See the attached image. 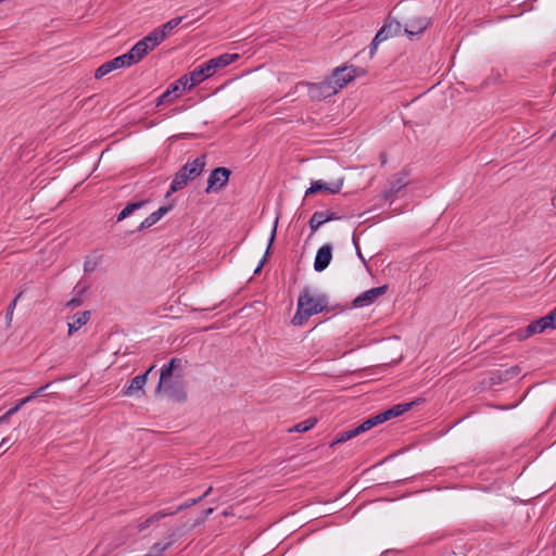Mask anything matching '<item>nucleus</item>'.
<instances>
[{"mask_svg":"<svg viewBox=\"0 0 556 556\" xmlns=\"http://www.w3.org/2000/svg\"><path fill=\"white\" fill-rule=\"evenodd\" d=\"M328 299L326 295L315 296L308 287H304L298 298V308L291 323L294 326H303L311 316L327 309Z\"/></svg>","mask_w":556,"mask_h":556,"instance_id":"f257e3e1","label":"nucleus"},{"mask_svg":"<svg viewBox=\"0 0 556 556\" xmlns=\"http://www.w3.org/2000/svg\"><path fill=\"white\" fill-rule=\"evenodd\" d=\"M216 70L214 66H211V62L206 61L192 70L189 74L182 75L178 79V83H181L184 90L191 89L213 76Z\"/></svg>","mask_w":556,"mask_h":556,"instance_id":"f03ea898","label":"nucleus"},{"mask_svg":"<svg viewBox=\"0 0 556 556\" xmlns=\"http://www.w3.org/2000/svg\"><path fill=\"white\" fill-rule=\"evenodd\" d=\"M298 86H306L308 88V96L313 101H321L336 94L337 87L332 85L331 80L326 79L321 83H299Z\"/></svg>","mask_w":556,"mask_h":556,"instance_id":"7ed1b4c3","label":"nucleus"},{"mask_svg":"<svg viewBox=\"0 0 556 556\" xmlns=\"http://www.w3.org/2000/svg\"><path fill=\"white\" fill-rule=\"evenodd\" d=\"M230 175V169L226 167H216L213 169L208 176L207 188L205 192L210 193L211 191H217L224 188L227 185Z\"/></svg>","mask_w":556,"mask_h":556,"instance_id":"20e7f679","label":"nucleus"},{"mask_svg":"<svg viewBox=\"0 0 556 556\" xmlns=\"http://www.w3.org/2000/svg\"><path fill=\"white\" fill-rule=\"evenodd\" d=\"M161 390H164L174 402L184 403L187 400V392L179 379H174L173 377L166 378Z\"/></svg>","mask_w":556,"mask_h":556,"instance_id":"39448f33","label":"nucleus"},{"mask_svg":"<svg viewBox=\"0 0 556 556\" xmlns=\"http://www.w3.org/2000/svg\"><path fill=\"white\" fill-rule=\"evenodd\" d=\"M355 72L356 68H352V66L338 67L328 79L331 80L332 85L337 87V91H339L356 77Z\"/></svg>","mask_w":556,"mask_h":556,"instance_id":"423d86ee","label":"nucleus"},{"mask_svg":"<svg viewBox=\"0 0 556 556\" xmlns=\"http://www.w3.org/2000/svg\"><path fill=\"white\" fill-rule=\"evenodd\" d=\"M342 218L343 216L330 210L315 212L308 222L311 236L315 233L324 224L332 220H340Z\"/></svg>","mask_w":556,"mask_h":556,"instance_id":"0eeeda50","label":"nucleus"},{"mask_svg":"<svg viewBox=\"0 0 556 556\" xmlns=\"http://www.w3.org/2000/svg\"><path fill=\"white\" fill-rule=\"evenodd\" d=\"M343 186V180L338 179L333 182H326L323 180H316L311 184V187L305 191V197L309 194H314L320 191L328 192L330 194H337L341 191Z\"/></svg>","mask_w":556,"mask_h":556,"instance_id":"6e6552de","label":"nucleus"},{"mask_svg":"<svg viewBox=\"0 0 556 556\" xmlns=\"http://www.w3.org/2000/svg\"><path fill=\"white\" fill-rule=\"evenodd\" d=\"M430 24V18L426 16H415L405 22L404 31L409 38H413L416 35L422 34Z\"/></svg>","mask_w":556,"mask_h":556,"instance_id":"1a4fd4ad","label":"nucleus"},{"mask_svg":"<svg viewBox=\"0 0 556 556\" xmlns=\"http://www.w3.org/2000/svg\"><path fill=\"white\" fill-rule=\"evenodd\" d=\"M388 290V286H380L376 288H371L365 292H363L361 295H358L354 301L353 304L355 307H362L364 305H368L374 303L379 296L383 295Z\"/></svg>","mask_w":556,"mask_h":556,"instance_id":"9d476101","label":"nucleus"},{"mask_svg":"<svg viewBox=\"0 0 556 556\" xmlns=\"http://www.w3.org/2000/svg\"><path fill=\"white\" fill-rule=\"evenodd\" d=\"M153 369L151 366L147 371L141 375L136 376L131 379L130 383L127 387H124L122 393L127 396L137 395L138 393H144L143 387L147 383L148 376Z\"/></svg>","mask_w":556,"mask_h":556,"instance_id":"9b49d317","label":"nucleus"},{"mask_svg":"<svg viewBox=\"0 0 556 556\" xmlns=\"http://www.w3.org/2000/svg\"><path fill=\"white\" fill-rule=\"evenodd\" d=\"M332 260V245L330 243H326L320 247L315 256L314 261V269L318 273L325 270Z\"/></svg>","mask_w":556,"mask_h":556,"instance_id":"f8f14e48","label":"nucleus"},{"mask_svg":"<svg viewBox=\"0 0 556 556\" xmlns=\"http://www.w3.org/2000/svg\"><path fill=\"white\" fill-rule=\"evenodd\" d=\"M206 165V155L202 154L192 162H187L179 170L187 174L189 179L193 180L201 175Z\"/></svg>","mask_w":556,"mask_h":556,"instance_id":"ddd939ff","label":"nucleus"},{"mask_svg":"<svg viewBox=\"0 0 556 556\" xmlns=\"http://www.w3.org/2000/svg\"><path fill=\"white\" fill-rule=\"evenodd\" d=\"M407 175L399 174L395 175L392 181L390 182V187L383 191V199L386 201L391 200L395 194H397L405 186H407Z\"/></svg>","mask_w":556,"mask_h":556,"instance_id":"4468645a","label":"nucleus"},{"mask_svg":"<svg viewBox=\"0 0 556 556\" xmlns=\"http://www.w3.org/2000/svg\"><path fill=\"white\" fill-rule=\"evenodd\" d=\"M181 365V359L180 358H177V357H173L167 365L163 366V368L161 369V376H160V380H159V383L155 388V392H160L161 389H162V386L164 384V382L166 381V378H170L173 377L174 375V370L178 367H180Z\"/></svg>","mask_w":556,"mask_h":556,"instance_id":"2eb2a0df","label":"nucleus"},{"mask_svg":"<svg viewBox=\"0 0 556 556\" xmlns=\"http://www.w3.org/2000/svg\"><path fill=\"white\" fill-rule=\"evenodd\" d=\"M90 311L77 313L73 316L72 321L68 323V334H73L85 326L90 319Z\"/></svg>","mask_w":556,"mask_h":556,"instance_id":"dca6fc26","label":"nucleus"},{"mask_svg":"<svg viewBox=\"0 0 556 556\" xmlns=\"http://www.w3.org/2000/svg\"><path fill=\"white\" fill-rule=\"evenodd\" d=\"M240 55L238 53H224L218 55L217 58H213L208 60L211 62V66L217 71L218 68H224L235 61L239 60Z\"/></svg>","mask_w":556,"mask_h":556,"instance_id":"f3484780","label":"nucleus"},{"mask_svg":"<svg viewBox=\"0 0 556 556\" xmlns=\"http://www.w3.org/2000/svg\"><path fill=\"white\" fill-rule=\"evenodd\" d=\"M174 515H176V511H172L169 509L156 511L155 514L151 515L149 518H147L146 520L140 522L138 525V529H139V531H143V530L148 529L150 526L159 522L161 519H163L167 516H174Z\"/></svg>","mask_w":556,"mask_h":556,"instance_id":"a211bd4d","label":"nucleus"},{"mask_svg":"<svg viewBox=\"0 0 556 556\" xmlns=\"http://www.w3.org/2000/svg\"><path fill=\"white\" fill-rule=\"evenodd\" d=\"M148 46L146 42L139 40L137 43L132 46V48L127 52L128 56H131L132 64L140 62L148 54Z\"/></svg>","mask_w":556,"mask_h":556,"instance_id":"6ab92c4d","label":"nucleus"},{"mask_svg":"<svg viewBox=\"0 0 556 556\" xmlns=\"http://www.w3.org/2000/svg\"><path fill=\"white\" fill-rule=\"evenodd\" d=\"M379 30H383L382 36H386L387 40L390 37L399 35L402 30V25L399 21L388 17Z\"/></svg>","mask_w":556,"mask_h":556,"instance_id":"aec40b11","label":"nucleus"},{"mask_svg":"<svg viewBox=\"0 0 556 556\" xmlns=\"http://www.w3.org/2000/svg\"><path fill=\"white\" fill-rule=\"evenodd\" d=\"M414 405L415 402L396 404L391 408L384 410L383 417H386L387 420H390L391 418L401 416L404 413L408 412Z\"/></svg>","mask_w":556,"mask_h":556,"instance_id":"412c9836","label":"nucleus"},{"mask_svg":"<svg viewBox=\"0 0 556 556\" xmlns=\"http://www.w3.org/2000/svg\"><path fill=\"white\" fill-rule=\"evenodd\" d=\"M178 85H181V83H178V79L174 83H172L168 88L156 99L155 105L160 106L166 102L173 101V94L177 97L178 92Z\"/></svg>","mask_w":556,"mask_h":556,"instance_id":"4be33fe9","label":"nucleus"},{"mask_svg":"<svg viewBox=\"0 0 556 556\" xmlns=\"http://www.w3.org/2000/svg\"><path fill=\"white\" fill-rule=\"evenodd\" d=\"M189 181H191V179H189L187 174L182 173L181 170H178L170 182L169 192L167 193V195L170 192H177L178 190H181L187 186Z\"/></svg>","mask_w":556,"mask_h":556,"instance_id":"5701e85b","label":"nucleus"},{"mask_svg":"<svg viewBox=\"0 0 556 556\" xmlns=\"http://www.w3.org/2000/svg\"><path fill=\"white\" fill-rule=\"evenodd\" d=\"M187 16H188V14L185 16H178V17L172 18L168 22H166L165 24H163L162 26L156 27V29L159 30V33L161 35H163V39L165 40L166 37L170 34V31L173 29H175Z\"/></svg>","mask_w":556,"mask_h":556,"instance_id":"b1692460","label":"nucleus"},{"mask_svg":"<svg viewBox=\"0 0 556 556\" xmlns=\"http://www.w3.org/2000/svg\"><path fill=\"white\" fill-rule=\"evenodd\" d=\"M142 42H146L148 46V50L151 51L159 45H161L164 39L163 35L159 33L156 28H154L151 33H149L144 38L141 39Z\"/></svg>","mask_w":556,"mask_h":556,"instance_id":"393cba45","label":"nucleus"},{"mask_svg":"<svg viewBox=\"0 0 556 556\" xmlns=\"http://www.w3.org/2000/svg\"><path fill=\"white\" fill-rule=\"evenodd\" d=\"M317 422V419L315 417H309L301 422H298L292 428L289 429V432H307L311 430Z\"/></svg>","mask_w":556,"mask_h":556,"instance_id":"a878e982","label":"nucleus"},{"mask_svg":"<svg viewBox=\"0 0 556 556\" xmlns=\"http://www.w3.org/2000/svg\"><path fill=\"white\" fill-rule=\"evenodd\" d=\"M358 434H359V432H358L356 427L353 428V429L341 431V432H339L337 434L336 439L332 441L330 446H333V445L339 444V443L346 442V441L355 438Z\"/></svg>","mask_w":556,"mask_h":556,"instance_id":"bb28decb","label":"nucleus"},{"mask_svg":"<svg viewBox=\"0 0 556 556\" xmlns=\"http://www.w3.org/2000/svg\"><path fill=\"white\" fill-rule=\"evenodd\" d=\"M130 59H131V56H128V54L125 53L123 55L112 59L109 62L111 64L112 70L114 71L117 68L128 67V66L134 65Z\"/></svg>","mask_w":556,"mask_h":556,"instance_id":"cd10ccee","label":"nucleus"},{"mask_svg":"<svg viewBox=\"0 0 556 556\" xmlns=\"http://www.w3.org/2000/svg\"><path fill=\"white\" fill-rule=\"evenodd\" d=\"M546 329H548V328L545 325L543 318L541 317V318L530 323L527 326V333L530 334V336H533V334H536V333H541V332H543Z\"/></svg>","mask_w":556,"mask_h":556,"instance_id":"c85d7f7f","label":"nucleus"},{"mask_svg":"<svg viewBox=\"0 0 556 556\" xmlns=\"http://www.w3.org/2000/svg\"><path fill=\"white\" fill-rule=\"evenodd\" d=\"M277 223H278V218L276 219L275 225L273 227V230H271V233H270V238H269V242H268V247L266 249L265 255L263 256V258L261 260L260 264L255 268L254 274H258L261 271V269H262V267H263V265H264V263L266 261V257H267V255L269 253L271 244H273V242H274V240L276 238Z\"/></svg>","mask_w":556,"mask_h":556,"instance_id":"c756f323","label":"nucleus"},{"mask_svg":"<svg viewBox=\"0 0 556 556\" xmlns=\"http://www.w3.org/2000/svg\"><path fill=\"white\" fill-rule=\"evenodd\" d=\"M160 220V217L155 212L151 213L147 218H144L140 225L137 227V231H142L155 225Z\"/></svg>","mask_w":556,"mask_h":556,"instance_id":"7c9ffc66","label":"nucleus"},{"mask_svg":"<svg viewBox=\"0 0 556 556\" xmlns=\"http://www.w3.org/2000/svg\"><path fill=\"white\" fill-rule=\"evenodd\" d=\"M382 33H383V30H378L370 43V47H369L370 48L369 49L370 58H372L375 55L379 43H381L382 41L386 40V36H382Z\"/></svg>","mask_w":556,"mask_h":556,"instance_id":"2f4dec72","label":"nucleus"},{"mask_svg":"<svg viewBox=\"0 0 556 556\" xmlns=\"http://www.w3.org/2000/svg\"><path fill=\"white\" fill-rule=\"evenodd\" d=\"M23 296V291L18 292L17 295L14 298V300L10 303L7 309L5 319L7 325L10 326L13 317V312L16 307L17 301Z\"/></svg>","mask_w":556,"mask_h":556,"instance_id":"473e14b6","label":"nucleus"},{"mask_svg":"<svg viewBox=\"0 0 556 556\" xmlns=\"http://www.w3.org/2000/svg\"><path fill=\"white\" fill-rule=\"evenodd\" d=\"M113 70L111 67V64L110 62H105L103 63L102 65H100L96 73H94V77L96 79H101L102 77H104L105 75H108L109 73H111Z\"/></svg>","mask_w":556,"mask_h":556,"instance_id":"72a5a7b5","label":"nucleus"},{"mask_svg":"<svg viewBox=\"0 0 556 556\" xmlns=\"http://www.w3.org/2000/svg\"><path fill=\"white\" fill-rule=\"evenodd\" d=\"M542 318L547 328L556 329V307Z\"/></svg>","mask_w":556,"mask_h":556,"instance_id":"f704fd0d","label":"nucleus"},{"mask_svg":"<svg viewBox=\"0 0 556 556\" xmlns=\"http://www.w3.org/2000/svg\"><path fill=\"white\" fill-rule=\"evenodd\" d=\"M169 546H170V543H166V544L155 543L151 548V554H148V555L149 556H161Z\"/></svg>","mask_w":556,"mask_h":556,"instance_id":"c9c22d12","label":"nucleus"},{"mask_svg":"<svg viewBox=\"0 0 556 556\" xmlns=\"http://www.w3.org/2000/svg\"><path fill=\"white\" fill-rule=\"evenodd\" d=\"M148 203V201L146 200H142V201H138V202H134V203H128L126 206H125V212L127 213V216H129L130 214H132L135 211L143 207L146 204Z\"/></svg>","mask_w":556,"mask_h":556,"instance_id":"e433bc0d","label":"nucleus"},{"mask_svg":"<svg viewBox=\"0 0 556 556\" xmlns=\"http://www.w3.org/2000/svg\"><path fill=\"white\" fill-rule=\"evenodd\" d=\"M148 203V201L146 200H142V201H138V202H134V203H128L126 206H125V212L127 213V216H129L130 214H132L135 211L143 207L146 204Z\"/></svg>","mask_w":556,"mask_h":556,"instance_id":"4c0bfd02","label":"nucleus"},{"mask_svg":"<svg viewBox=\"0 0 556 556\" xmlns=\"http://www.w3.org/2000/svg\"><path fill=\"white\" fill-rule=\"evenodd\" d=\"M50 386V383L46 384V386H42L38 389H36L34 392H31L29 395H27L26 397H24L27 403H29L30 401L35 400L36 397L38 396H41V395H45V390Z\"/></svg>","mask_w":556,"mask_h":556,"instance_id":"58836bf2","label":"nucleus"},{"mask_svg":"<svg viewBox=\"0 0 556 556\" xmlns=\"http://www.w3.org/2000/svg\"><path fill=\"white\" fill-rule=\"evenodd\" d=\"M510 337L517 341H523L531 336L527 333V327L525 329H518L510 333Z\"/></svg>","mask_w":556,"mask_h":556,"instance_id":"ea45409f","label":"nucleus"},{"mask_svg":"<svg viewBox=\"0 0 556 556\" xmlns=\"http://www.w3.org/2000/svg\"><path fill=\"white\" fill-rule=\"evenodd\" d=\"M200 502H201V498H191V500H188V501H186L184 504L179 505V506H178L174 511H176V514H177V513H179V511H181V510H184V509H187V508H189V507H191V506L197 505V504H198V503H200Z\"/></svg>","mask_w":556,"mask_h":556,"instance_id":"a19ab883","label":"nucleus"},{"mask_svg":"<svg viewBox=\"0 0 556 556\" xmlns=\"http://www.w3.org/2000/svg\"><path fill=\"white\" fill-rule=\"evenodd\" d=\"M519 374H520V368L518 366H514V367H510L509 369H506L503 372V376L505 379H510V378L516 377Z\"/></svg>","mask_w":556,"mask_h":556,"instance_id":"79ce46f5","label":"nucleus"},{"mask_svg":"<svg viewBox=\"0 0 556 556\" xmlns=\"http://www.w3.org/2000/svg\"><path fill=\"white\" fill-rule=\"evenodd\" d=\"M97 266L98 263L96 261L87 258L84 263V270L85 273H92L93 270H96Z\"/></svg>","mask_w":556,"mask_h":556,"instance_id":"37998d69","label":"nucleus"},{"mask_svg":"<svg viewBox=\"0 0 556 556\" xmlns=\"http://www.w3.org/2000/svg\"><path fill=\"white\" fill-rule=\"evenodd\" d=\"M25 404H27V401L25 399L20 400L15 406L11 407L7 413L10 416H13L16 414Z\"/></svg>","mask_w":556,"mask_h":556,"instance_id":"c03bdc74","label":"nucleus"},{"mask_svg":"<svg viewBox=\"0 0 556 556\" xmlns=\"http://www.w3.org/2000/svg\"><path fill=\"white\" fill-rule=\"evenodd\" d=\"M356 428L361 434L363 432L370 430L371 428H374V426H372L370 418H368L365 421H363L359 426H357Z\"/></svg>","mask_w":556,"mask_h":556,"instance_id":"a18cd8bd","label":"nucleus"},{"mask_svg":"<svg viewBox=\"0 0 556 556\" xmlns=\"http://www.w3.org/2000/svg\"><path fill=\"white\" fill-rule=\"evenodd\" d=\"M370 420L374 427L387 421L386 417H383V412L370 417Z\"/></svg>","mask_w":556,"mask_h":556,"instance_id":"49530a36","label":"nucleus"},{"mask_svg":"<svg viewBox=\"0 0 556 556\" xmlns=\"http://www.w3.org/2000/svg\"><path fill=\"white\" fill-rule=\"evenodd\" d=\"M83 304V300L79 299V298H76L74 295L73 299H71L67 303H66V307L68 308H76L78 306H80Z\"/></svg>","mask_w":556,"mask_h":556,"instance_id":"de8ad7c7","label":"nucleus"},{"mask_svg":"<svg viewBox=\"0 0 556 556\" xmlns=\"http://www.w3.org/2000/svg\"><path fill=\"white\" fill-rule=\"evenodd\" d=\"M74 294L76 298H79L83 300V296L85 294V292L87 291V287H80L79 285H77L75 288H74Z\"/></svg>","mask_w":556,"mask_h":556,"instance_id":"09e8293b","label":"nucleus"},{"mask_svg":"<svg viewBox=\"0 0 556 556\" xmlns=\"http://www.w3.org/2000/svg\"><path fill=\"white\" fill-rule=\"evenodd\" d=\"M172 210L170 205H164L161 206L159 210L155 211L156 215L160 217V219L166 215Z\"/></svg>","mask_w":556,"mask_h":556,"instance_id":"8fccbe9b","label":"nucleus"},{"mask_svg":"<svg viewBox=\"0 0 556 556\" xmlns=\"http://www.w3.org/2000/svg\"><path fill=\"white\" fill-rule=\"evenodd\" d=\"M127 216V213L125 212V210L123 208L121 211V213L117 215V222H122L123 219H125Z\"/></svg>","mask_w":556,"mask_h":556,"instance_id":"3c124183","label":"nucleus"},{"mask_svg":"<svg viewBox=\"0 0 556 556\" xmlns=\"http://www.w3.org/2000/svg\"><path fill=\"white\" fill-rule=\"evenodd\" d=\"M127 216V213L125 212V210L123 208L121 211V213L117 215V222H122L123 219H125Z\"/></svg>","mask_w":556,"mask_h":556,"instance_id":"603ef678","label":"nucleus"},{"mask_svg":"<svg viewBox=\"0 0 556 556\" xmlns=\"http://www.w3.org/2000/svg\"><path fill=\"white\" fill-rule=\"evenodd\" d=\"M10 415H8V413L5 412L2 416H0V424H5L9 421L10 419Z\"/></svg>","mask_w":556,"mask_h":556,"instance_id":"864d4df0","label":"nucleus"},{"mask_svg":"<svg viewBox=\"0 0 556 556\" xmlns=\"http://www.w3.org/2000/svg\"><path fill=\"white\" fill-rule=\"evenodd\" d=\"M213 491V488L210 486L201 496H199L198 498H201V501H203L205 497H207Z\"/></svg>","mask_w":556,"mask_h":556,"instance_id":"5fc2aeb1","label":"nucleus"},{"mask_svg":"<svg viewBox=\"0 0 556 556\" xmlns=\"http://www.w3.org/2000/svg\"><path fill=\"white\" fill-rule=\"evenodd\" d=\"M213 511H214V508H207V509H205V510H204V513H203V515H204V516H203L202 520H204L205 518H207V517H208Z\"/></svg>","mask_w":556,"mask_h":556,"instance_id":"6e6d98bb","label":"nucleus"},{"mask_svg":"<svg viewBox=\"0 0 556 556\" xmlns=\"http://www.w3.org/2000/svg\"><path fill=\"white\" fill-rule=\"evenodd\" d=\"M355 68H356V72H355L356 76L365 74V71L363 68H359V67H355Z\"/></svg>","mask_w":556,"mask_h":556,"instance_id":"4d7b16f0","label":"nucleus"},{"mask_svg":"<svg viewBox=\"0 0 556 556\" xmlns=\"http://www.w3.org/2000/svg\"><path fill=\"white\" fill-rule=\"evenodd\" d=\"M8 442H9V438H4L1 443H0V447L4 446V445H8Z\"/></svg>","mask_w":556,"mask_h":556,"instance_id":"13d9d810","label":"nucleus"},{"mask_svg":"<svg viewBox=\"0 0 556 556\" xmlns=\"http://www.w3.org/2000/svg\"><path fill=\"white\" fill-rule=\"evenodd\" d=\"M553 137H554V138L556 137V130L553 132Z\"/></svg>","mask_w":556,"mask_h":556,"instance_id":"bf43d9fd","label":"nucleus"}]
</instances>
